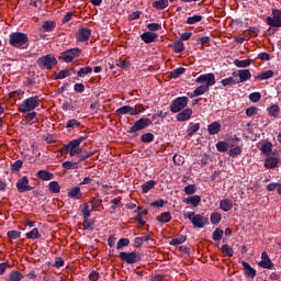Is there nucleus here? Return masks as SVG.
<instances>
[{"label":"nucleus","mask_w":281,"mask_h":281,"mask_svg":"<svg viewBox=\"0 0 281 281\" xmlns=\"http://www.w3.org/2000/svg\"><path fill=\"white\" fill-rule=\"evenodd\" d=\"M9 45L16 47L18 49H27L30 45V38L25 33L14 32L9 36Z\"/></svg>","instance_id":"obj_1"},{"label":"nucleus","mask_w":281,"mask_h":281,"mask_svg":"<svg viewBox=\"0 0 281 281\" xmlns=\"http://www.w3.org/2000/svg\"><path fill=\"white\" fill-rule=\"evenodd\" d=\"M184 218H189L191 221L193 227L198 229H203L205 225L210 223V220L201 214H195L194 212H187L183 214Z\"/></svg>","instance_id":"obj_2"},{"label":"nucleus","mask_w":281,"mask_h":281,"mask_svg":"<svg viewBox=\"0 0 281 281\" xmlns=\"http://www.w3.org/2000/svg\"><path fill=\"white\" fill-rule=\"evenodd\" d=\"M82 142H85V137H79L69 142L66 145V150H63L61 153H68L70 157H76L77 155H80L82 153V148H80V144H82Z\"/></svg>","instance_id":"obj_3"},{"label":"nucleus","mask_w":281,"mask_h":281,"mask_svg":"<svg viewBox=\"0 0 281 281\" xmlns=\"http://www.w3.org/2000/svg\"><path fill=\"white\" fill-rule=\"evenodd\" d=\"M38 106V97H31L25 99L19 106L20 113H30V111H34Z\"/></svg>","instance_id":"obj_4"},{"label":"nucleus","mask_w":281,"mask_h":281,"mask_svg":"<svg viewBox=\"0 0 281 281\" xmlns=\"http://www.w3.org/2000/svg\"><path fill=\"white\" fill-rule=\"evenodd\" d=\"M188 102H190V99H188V97L176 98L170 104L171 113H179L186 110V106H188Z\"/></svg>","instance_id":"obj_5"},{"label":"nucleus","mask_w":281,"mask_h":281,"mask_svg":"<svg viewBox=\"0 0 281 281\" xmlns=\"http://www.w3.org/2000/svg\"><path fill=\"white\" fill-rule=\"evenodd\" d=\"M56 63L58 61L54 55L42 56L37 59V65L41 67V69H52Z\"/></svg>","instance_id":"obj_6"},{"label":"nucleus","mask_w":281,"mask_h":281,"mask_svg":"<svg viewBox=\"0 0 281 281\" xmlns=\"http://www.w3.org/2000/svg\"><path fill=\"white\" fill-rule=\"evenodd\" d=\"M153 124V121L148 117H142L134 123L132 127L127 131V133H137L138 131H144V128H148Z\"/></svg>","instance_id":"obj_7"},{"label":"nucleus","mask_w":281,"mask_h":281,"mask_svg":"<svg viewBox=\"0 0 281 281\" xmlns=\"http://www.w3.org/2000/svg\"><path fill=\"white\" fill-rule=\"evenodd\" d=\"M266 23L270 27H281V11L272 9V15L266 19Z\"/></svg>","instance_id":"obj_8"},{"label":"nucleus","mask_w":281,"mask_h":281,"mask_svg":"<svg viewBox=\"0 0 281 281\" xmlns=\"http://www.w3.org/2000/svg\"><path fill=\"white\" fill-rule=\"evenodd\" d=\"M195 82H198V85H203L205 87H214V85H216V77L214 76V74L210 72V74H204V75H200Z\"/></svg>","instance_id":"obj_9"},{"label":"nucleus","mask_w":281,"mask_h":281,"mask_svg":"<svg viewBox=\"0 0 281 281\" xmlns=\"http://www.w3.org/2000/svg\"><path fill=\"white\" fill-rule=\"evenodd\" d=\"M233 77L237 83L251 80V71L249 69H239L233 72Z\"/></svg>","instance_id":"obj_10"},{"label":"nucleus","mask_w":281,"mask_h":281,"mask_svg":"<svg viewBox=\"0 0 281 281\" xmlns=\"http://www.w3.org/2000/svg\"><path fill=\"white\" fill-rule=\"evenodd\" d=\"M81 53L82 50H80V48H70L61 54V59L64 63H71L74 58H78Z\"/></svg>","instance_id":"obj_11"},{"label":"nucleus","mask_w":281,"mask_h":281,"mask_svg":"<svg viewBox=\"0 0 281 281\" xmlns=\"http://www.w3.org/2000/svg\"><path fill=\"white\" fill-rule=\"evenodd\" d=\"M120 258L127 262V265H135V262H139V254L137 252H120Z\"/></svg>","instance_id":"obj_12"},{"label":"nucleus","mask_w":281,"mask_h":281,"mask_svg":"<svg viewBox=\"0 0 281 281\" xmlns=\"http://www.w3.org/2000/svg\"><path fill=\"white\" fill-rule=\"evenodd\" d=\"M116 115H139V113H142V110H138L131 105H124V106H121L116 111H115Z\"/></svg>","instance_id":"obj_13"},{"label":"nucleus","mask_w":281,"mask_h":281,"mask_svg":"<svg viewBox=\"0 0 281 281\" xmlns=\"http://www.w3.org/2000/svg\"><path fill=\"white\" fill-rule=\"evenodd\" d=\"M16 188L19 192H31V190H34V188L30 187V180L26 176L16 182Z\"/></svg>","instance_id":"obj_14"},{"label":"nucleus","mask_w":281,"mask_h":281,"mask_svg":"<svg viewBox=\"0 0 281 281\" xmlns=\"http://www.w3.org/2000/svg\"><path fill=\"white\" fill-rule=\"evenodd\" d=\"M258 265L262 269H273V262L271 261V258H269V254H267V251L261 254V261H259Z\"/></svg>","instance_id":"obj_15"},{"label":"nucleus","mask_w":281,"mask_h":281,"mask_svg":"<svg viewBox=\"0 0 281 281\" xmlns=\"http://www.w3.org/2000/svg\"><path fill=\"white\" fill-rule=\"evenodd\" d=\"M192 109L191 108H187L180 112H178L176 120L178 122H188V120H190L192 117Z\"/></svg>","instance_id":"obj_16"},{"label":"nucleus","mask_w":281,"mask_h":281,"mask_svg":"<svg viewBox=\"0 0 281 281\" xmlns=\"http://www.w3.org/2000/svg\"><path fill=\"white\" fill-rule=\"evenodd\" d=\"M80 210L83 218H89V216H91V212H93V201L83 203L80 206Z\"/></svg>","instance_id":"obj_17"},{"label":"nucleus","mask_w":281,"mask_h":281,"mask_svg":"<svg viewBox=\"0 0 281 281\" xmlns=\"http://www.w3.org/2000/svg\"><path fill=\"white\" fill-rule=\"evenodd\" d=\"M241 267H244V272L247 278H256V269H254L249 262L241 261Z\"/></svg>","instance_id":"obj_18"},{"label":"nucleus","mask_w":281,"mask_h":281,"mask_svg":"<svg viewBox=\"0 0 281 281\" xmlns=\"http://www.w3.org/2000/svg\"><path fill=\"white\" fill-rule=\"evenodd\" d=\"M229 150H228V155L229 157H238V155H240L243 153V147L237 145L236 143H231L229 145Z\"/></svg>","instance_id":"obj_19"},{"label":"nucleus","mask_w":281,"mask_h":281,"mask_svg":"<svg viewBox=\"0 0 281 281\" xmlns=\"http://www.w3.org/2000/svg\"><path fill=\"white\" fill-rule=\"evenodd\" d=\"M89 38H91V30L85 27L79 29L78 41L85 43V41H89Z\"/></svg>","instance_id":"obj_20"},{"label":"nucleus","mask_w":281,"mask_h":281,"mask_svg":"<svg viewBox=\"0 0 281 281\" xmlns=\"http://www.w3.org/2000/svg\"><path fill=\"white\" fill-rule=\"evenodd\" d=\"M68 198L75 199L76 201H80L82 199V191L80 190V187H75L68 191Z\"/></svg>","instance_id":"obj_21"},{"label":"nucleus","mask_w":281,"mask_h":281,"mask_svg":"<svg viewBox=\"0 0 281 281\" xmlns=\"http://www.w3.org/2000/svg\"><path fill=\"white\" fill-rule=\"evenodd\" d=\"M37 179H41V181H52L54 179V173L47 171V170H40L36 172Z\"/></svg>","instance_id":"obj_22"},{"label":"nucleus","mask_w":281,"mask_h":281,"mask_svg":"<svg viewBox=\"0 0 281 281\" xmlns=\"http://www.w3.org/2000/svg\"><path fill=\"white\" fill-rule=\"evenodd\" d=\"M140 38L144 41V43H155V41H157V33L145 32L140 35Z\"/></svg>","instance_id":"obj_23"},{"label":"nucleus","mask_w":281,"mask_h":281,"mask_svg":"<svg viewBox=\"0 0 281 281\" xmlns=\"http://www.w3.org/2000/svg\"><path fill=\"white\" fill-rule=\"evenodd\" d=\"M207 133L209 135H218V133H221V124L217 121L209 124Z\"/></svg>","instance_id":"obj_24"},{"label":"nucleus","mask_w":281,"mask_h":281,"mask_svg":"<svg viewBox=\"0 0 281 281\" xmlns=\"http://www.w3.org/2000/svg\"><path fill=\"white\" fill-rule=\"evenodd\" d=\"M272 150H273V144H271V142H266L261 144L260 151L262 153V155H266V157H269Z\"/></svg>","instance_id":"obj_25"},{"label":"nucleus","mask_w":281,"mask_h":281,"mask_svg":"<svg viewBox=\"0 0 281 281\" xmlns=\"http://www.w3.org/2000/svg\"><path fill=\"white\" fill-rule=\"evenodd\" d=\"M220 207L223 212H229L234 207V202L229 199H224L220 202Z\"/></svg>","instance_id":"obj_26"},{"label":"nucleus","mask_w":281,"mask_h":281,"mask_svg":"<svg viewBox=\"0 0 281 281\" xmlns=\"http://www.w3.org/2000/svg\"><path fill=\"white\" fill-rule=\"evenodd\" d=\"M184 203H187V205H192L193 207H198L199 203H201V196L200 195L189 196L184 199Z\"/></svg>","instance_id":"obj_27"},{"label":"nucleus","mask_w":281,"mask_h":281,"mask_svg":"<svg viewBox=\"0 0 281 281\" xmlns=\"http://www.w3.org/2000/svg\"><path fill=\"white\" fill-rule=\"evenodd\" d=\"M61 167L65 168V170H78L80 164L67 160L61 164Z\"/></svg>","instance_id":"obj_28"},{"label":"nucleus","mask_w":281,"mask_h":281,"mask_svg":"<svg viewBox=\"0 0 281 281\" xmlns=\"http://www.w3.org/2000/svg\"><path fill=\"white\" fill-rule=\"evenodd\" d=\"M43 32H54L56 30V22L54 21H46L42 25Z\"/></svg>","instance_id":"obj_29"},{"label":"nucleus","mask_w":281,"mask_h":281,"mask_svg":"<svg viewBox=\"0 0 281 281\" xmlns=\"http://www.w3.org/2000/svg\"><path fill=\"white\" fill-rule=\"evenodd\" d=\"M151 5L156 10H166V8H168L169 3H168V0H158V1L153 2Z\"/></svg>","instance_id":"obj_30"},{"label":"nucleus","mask_w":281,"mask_h":281,"mask_svg":"<svg viewBox=\"0 0 281 281\" xmlns=\"http://www.w3.org/2000/svg\"><path fill=\"white\" fill-rule=\"evenodd\" d=\"M229 146L231 144L227 142L220 140L216 143V149L218 153H227V150H229Z\"/></svg>","instance_id":"obj_31"},{"label":"nucleus","mask_w":281,"mask_h":281,"mask_svg":"<svg viewBox=\"0 0 281 281\" xmlns=\"http://www.w3.org/2000/svg\"><path fill=\"white\" fill-rule=\"evenodd\" d=\"M23 280V273L16 271V270H12L10 273H9V279L8 281H21Z\"/></svg>","instance_id":"obj_32"},{"label":"nucleus","mask_w":281,"mask_h":281,"mask_svg":"<svg viewBox=\"0 0 281 281\" xmlns=\"http://www.w3.org/2000/svg\"><path fill=\"white\" fill-rule=\"evenodd\" d=\"M267 111L271 117H278L280 115V106L277 104L269 106Z\"/></svg>","instance_id":"obj_33"},{"label":"nucleus","mask_w":281,"mask_h":281,"mask_svg":"<svg viewBox=\"0 0 281 281\" xmlns=\"http://www.w3.org/2000/svg\"><path fill=\"white\" fill-rule=\"evenodd\" d=\"M26 238H29V240H38V238H41L38 228H33L31 232L26 233Z\"/></svg>","instance_id":"obj_34"},{"label":"nucleus","mask_w":281,"mask_h":281,"mask_svg":"<svg viewBox=\"0 0 281 281\" xmlns=\"http://www.w3.org/2000/svg\"><path fill=\"white\" fill-rule=\"evenodd\" d=\"M210 91V88L205 85L199 86L194 91H193V97L196 98L199 95H203L204 93H207Z\"/></svg>","instance_id":"obj_35"},{"label":"nucleus","mask_w":281,"mask_h":281,"mask_svg":"<svg viewBox=\"0 0 281 281\" xmlns=\"http://www.w3.org/2000/svg\"><path fill=\"white\" fill-rule=\"evenodd\" d=\"M155 186H157V182H155V180H149L142 186V191L146 194V192H150Z\"/></svg>","instance_id":"obj_36"},{"label":"nucleus","mask_w":281,"mask_h":281,"mask_svg":"<svg viewBox=\"0 0 281 281\" xmlns=\"http://www.w3.org/2000/svg\"><path fill=\"white\" fill-rule=\"evenodd\" d=\"M48 190L49 192H52L53 194H58V192H60V184H58L57 181H52L48 184Z\"/></svg>","instance_id":"obj_37"},{"label":"nucleus","mask_w":281,"mask_h":281,"mask_svg":"<svg viewBox=\"0 0 281 281\" xmlns=\"http://www.w3.org/2000/svg\"><path fill=\"white\" fill-rule=\"evenodd\" d=\"M273 78V70H266L257 76V80H269Z\"/></svg>","instance_id":"obj_38"},{"label":"nucleus","mask_w":281,"mask_h":281,"mask_svg":"<svg viewBox=\"0 0 281 281\" xmlns=\"http://www.w3.org/2000/svg\"><path fill=\"white\" fill-rule=\"evenodd\" d=\"M234 65L235 67L245 68L249 67L251 65V61H249V59H235Z\"/></svg>","instance_id":"obj_39"},{"label":"nucleus","mask_w":281,"mask_h":281,"mask_svg":"<svg viewBox=\"0 0 281 281\" xmlns=\"http://www.w3.org/2000/svg\"><path fill=\"white\" fill-rule=\"evenodd\" d=\"M265 166L267 168H276V166H278V158L276 157H269L265 160Z\"/></svg>","instance_id":"obj_40"},{"label":"nucleus","mask_w":281,"mask_h":281,"mask_svg":"<svg viewBox=\"0 0 281 281\" xmlns=\"http://www.w3.org/2000/svg\"><path fill=\"white\" fill-rule=\"evenodd\" d=\"M186 50V45L183 44V42L178 41L173 43V52H176V54H181V52Z\"/></svg>","instance_id":"obj_41"},{"label":"nucleus","mask_w":281,"mask_h":281,"mask_svg":"<svg viewBox=\"0 0 281 281\" xmlns=\"http://www.w3.org/2000/svg\"><path fill=\"white\" fill-rule=\"evenodd\" d=\"M235 77H228L221 80L222 87H232L233 85H237Z\"/></svg>","instance_id":"obj_42"},{"label":"nucleus","mask_w":281,"mask_h":281,"mask_svg":"<svg viewBox=\"0 0 281 281\" xmlns=\"http://www.w3.org/2000/svg\"><path fill=\"white\" fill-rule=\"evenodd\" d=\"M93 71V68L87 66L83 68H80L79 71L77 72V76L79 78H85V76H88V74H91Z\"/></svg>","instance_id":"obj_43"},{"label":"nucleus","mask_w":281,"mask_h":281,"mask_svg":"<svg viewBox=\"0 0 281 281\" xmlns=\"http://www.w3.org/2000/svg\"><path fill=\"white\" fill-rule=\"evenodd\" d=\"M187 237L183 235H179L176 238L170 240V245L177 246V245H183L186 243Z\"/></svg>","instance_id":"obj_44"},{"label":"nucleus","mask_w":281,"mask_h":281,"mask_svg":"<svg viewBox=\"0 0 281 281\" xmlns=\"http://www.w3.org/2000/svg\"><path fill=\"white\" fill-rule=\"evenodd\" d=\"M199 128H201V124H199V123L191 124L189 126V128L187 130V134L190 137H192V135H194V133H196L199 131Z\"/></svg>","instance_id":"obj_45"},{"label":"nucleus","mask_w":281,"mask_h":281,"mask_svg":"<svg viewBox=\"0 0 281 281\" xmlns=\"http://www.w3.org/2000/svg\"><path fill=\"white\" fill-rule=\"evenodd\" d=\"M69 76H71V69H64L56 75V79L64 80V78H67Z\"/></svg>","instance_id":"obj_46"},{"label":"nucleus","mask_w":281,"mask_h":281,"mask_svg":"<svg viewBox=\"0 0 281 281\" xmlns=\"http://www.w3.org/2000/svg\"><path fill=\"white\" fill-rule=\"evenodd\" d=\"M140 139L144 144H150V142H154L155 135L153 133H145L140 136Z\"/></svg>","instance_id":"obj_47"},{"label":"nucleus","mask_w":281,"mask_h":281,"mask_svg":"<svg viewBox=\"0 0 281 281\" xmlns=\"http://www.w3.org/2000/svg\"><path fill=\"white\" fill-rule=\"evenodd\" d=\"M158 221L160 223H170V221H172V216L170 215V213L165 212L160 214V216L158 217Z\"/></svg>","instance_id":"obj_48"},{"label":"nucleus","mask_w":281,"mask_h":281,"mask_svg":"<svg viewBox=\"0 0 281 281\" xmlns=\"http://www.w3.org/2000/svg\"><path fill=\"white\" fill-rule=\"evenodd\" d=\"M223 216L221 213H212L211 214V223L212 225H218L222 221Z\"/></svg>","instance_id":"obj_49"},{"label":"nucleus","mask_w":281,"mask_h":281,"mask_svg":"<svg viewBox=\"0 0 281 281\" xmlns=\"http://www.w3.org/2000/svg\"><path fill=\"white\" fill-rule=\"evenodd\" d=\"M200 21H203V16L201 15H193L187 19L188 25H194V23H200Z\"/></svg>","instance_id":"obj_50"},{"label":"nucleus","mask_w":281,"mask_h":281,"mask_svg":"<svg viewBox=\"0 0 281 281\" xmlns=\"http://www.w3.org/2000/svg\"><path fill=\"white\" fill-rule=\"evenodd\" d=\"M183 74H186V68L183 67L176 68L171 72V78H180L181 76H183Z\"/></svg>","instance_id":"obj_51"},{"label":"nucleus","mask_w":281,"mask_h":281,"mask_svg":"<svg viewBox=\"0 0 281 281\" xmlns=\"http://www.w3.org/2000/svg\"><path fill=\"white\" fill-rule=\"evenodd\" d=\"M80 126V122L78 120H68L66 123V128H78Z\"/></svg>","instance_id":"obj_52"},{"label":"nucleus","mask_w":281,"mask_h":281,"mask_svg":"<svg viewBox=\"0 0 281 281\" xmlns=\"http://www.w3.org/2000/svg\"><path fill=\"white\" fill-rule=\"evenodd\" d=\"M222 251L223 254H225V256H228V258H232V256H234V249L229 247V245H223Z\"/></svg>","instance_id":"obj_53"},{"label":"nucleus","mask_w":281,"mask_h":281,"mask_svg":"<svg viewBox=\"0 0 281 281\" xmlns=\"http://www.w3.org/2000/svg\"><path fill=\"white\" fill-rule=\"evenodd\" d=\"M130 243L128 238H121L116 244V249L120 251L122 247H128Z\"/></svg>","instance_id":"obj_54"},{"label":"nucleus","mask_w":281,"mask_h":281,"mask_svg":"<svg viewBox=\"0 0 281 281\" xmlns=\"http://www.w3.org/2000/svg\"><path fill=\"white\" fill-rule=\"evenodd\" d=\"M223 234H224L223 229L216 228V229L213 232V234H212L213 240H221V239L223 238Z\"/></svg>","instance_id":"obj_55"},{"label":"nucleus","mask_w":281,"mask_h":281,"mask_svg":"<svg viewBox=\"0 0 281 281\" xmlns=\"http://www.w3.org/2000/svg\"><path fill=\"white\" fill-rule=\"evenodd\" d=\"M8 238H11L12 240H16V238H21V232L18 231H9L7 233Z\"/></svg>","instance_id":"obj_56"},{"label":"nucleus","mask_w":281,"mask_h":281,"mask_svg":"<svg viewBox=\"0 0 281 281\" xmlns=\"http://www.w3.org/2000/svg\"><path fill=\"white\" fill-rule=\"evenodd\" d=\"M135 213L137 214L135 221H137V223H139L140 226L146 225V221H144V217H142V211L137 209Z\"/></svg>","instance_id":"obj_57"},{"label":"nucleus","mask_w":281,"mask_h":281,"mask_svg":"<svg viewBox=\"0 0 281 281\" xmlns=\"http://www.w3.org/2000/svg\"><path fill=\"white\" fill-rule=\"evenodd\" d=\"M261 94L260 92H252L249 94L250 102H260Z\"/></svg>","instance_id":"obj_58"},{"label":"nucleus","mask_w":281,"mask_h":281,"mask_svg":"<svg viewBox=\"0 0 281 281\" xmlns=\"http://www.w3.org/2000/svg\"><path fill=\"white\" fill-rule=\"evenodd\" d=\"M246 115H247L248 117H251V116H254V115H258V108H256V106L248 108V109L246 110Z\"/></svg>","instance_id":"obj_59"},{"label":"nucleus","mask_w":281,"mask_h":281,"mask_svg":"<svg viewBox=\"0 0 281 281\" xmlns=\"http://www.w3.org/2000/svg\"><path fill=\"white\" fill-rule=\"evenodd\" d=\"M194 192H196V186L194 184H189L184 188L186 194H194Z\"/></svg>","instance_id":"obj_60"},{"label":"nucleus","mask_w":281,"mask_h":281,"mask_svg":"<svg viewBox=\"0 0 281 281\" xmlns=\"http://www.w3.org/2000/svg\"><path fill=\"white\" fill-rule=\"evenodd\" d=\"M23 168V161L22 160H16L12 167L11 170H15V172H19V170Z\"/></svg>","instance_id":"obj_61"},{"label":"nucleus","mask_w":281,"mask_h":281,"mask_svg":"<svg viewBox=\"0 0 281 281\" xmlns=\"http://www.w3.org/2000/svg\"><path fill=\"white\" fill-rule=\"evenodd\" d=\"M147 29L149 30V32H157L161 29V25H159L158 23H150L147 25Z\"/></svg>","instance_id":"obj_62"},{"label":"nucleus","mask_w":281,"mask_h":281,"mask_svg":"<svg viewBox=\"0 0 281 281\" xmlns=\"http://www.w3.org/2000/svg\"><path fill=\"white\" fill-rule=\"evenodd\" d=\"M173 164H176V166H181L183 164V157L181 155H175Z\"/></svg>","instance_id":"obj_63"},{"label":"nucleus","mask_w":281,"mask_h":281,"mask_svg":"<svg viewBox=\"0 0 281 281\" xmlns=\"http://www.w3.org/2000/svg\"><path fill=\"white\" fill-rule=\"evenodd\" d=\"M89 280H91V281H98V280H100V273H98L97 271H92V272L89 274Z\"/></svg>","instance_id":"obj_64"}]
</instances>
